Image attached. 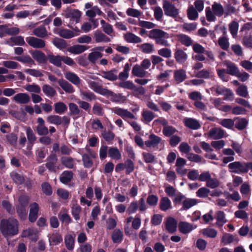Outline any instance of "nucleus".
<instances>
[{"mask_svg":"<svg viewBox=\"0 0 252 252\" xmlns=\"http://www.w3.org/2000/svg\"><path fill=\"white\" fill-rule=\"evenodd\" d=\"M0 230L5 236H11L18 232V221L14 219L3 220L0 224Z\"/></svg>","mask_w":252,"mask_h":252,"instance_id":"f257e3e1","label":"nucleus"},{"mask_svg":"<svg viewBox=\"0 0 252 252\" xmlns=\"http://www.w3.org/2000/svg\"><path fill=\"white\" fill-rule=\"evenodd\" d=\"M112 112L122 117L124 120L132 127L134 130L139 131L141 130V126L135 121H129L128 119H135V115L129 111L127 109H124L119 107H115L112 108Z\"/></svg>","mask_w":252,"mask_h":252,"instance_id":"f03ea898","label":"nucleus"},{"mask_svg":"<svg viewBox=\"0 0 252 252\" xmlns=\"http://www.w3.org/2000/svg\"><path fill=\"white\" fill-rule=\"evenodd\" d=\"M148 36L155 40L157 44L164 47H169L170 45L167 40L169 38V34L160 29H156L151 30L149 32Z\"/></svg>","mask_w":252,"mask_h":252,"instance_id":"7ed1b4c3","label":"nucleus"},{"mask_svg":"<svg viewBox=\"0 0 252 252\" xmlns=\"http://www.w3.org/2000/svg\"><path fill=\"white\" fill-rule=\"evenodd\" d=\"M29 198L27 196H22L19 199V204L17 207V212L22 219H24L27 215L26 208L28 205Z\"/></svg>","mask_w":252,"mask_h":252,"instance_id":"20e7f679","label":"nucleus"},{"mask_svg":"<svg viewBox=\"0 0 252 252\" xmlns=\"http://www.w3.org/2000/svg\"><path fill=\"white\" fill-rule=\"evenodd\" d=\"M163 8L165 15L170 17L176 18L178 16L179 10L174 4L167 0H163Z\"/></svg>","mask_w":252,"mask_h":252,"instance_id":"39448f33","label":"nucleus"},{"mask_svg":"<svg viewBox=\"0 0 252 252\" xmlns=\"http://www.w3.org/2000/svg\"><path fill=\"white\" fill-rule=\"evenodd\" d=\"M230 171L236 174H241L247 172L246 162L235 161L228 164Z\"/></svg>","mask_w":252,"mask_h":252,"instance_id":"423d86ee","label":"nucleus"},{"mask_svg":"<svg viewBox=\"0 0 252 252\" xmlns=\"http://www.w3.org/2000/svg\"><path fill=\"white\" fill-rule=\"evenodd\" d=\"M225 131L220 127H215L211 128L207 134V137L217 140L223 138L225 136Z\"/></svg>","mask_w":252,"mask_h":252,"instance_id":"0eeeda50","label":"nucleus"},{"mask_svg":"<svg viewBox=\"0 0 252 252\" xmlns=\"http://www.w3.org/2000/svg\"><path fill=\"white\" fill-rule=\"evenodd\" d=\"M26 41L30 46L34 48H43L46 46L44 40L33 36L27 37Z\"/></svg>","mask_w":252,"mask_h":252,"instance_id":"6e6552de","label":"nucleus"},{"mask_svg":"<svg viewBox=\"0 0 252 252\" xmlns=\"http://www.w3.org/2000/svg\"><path fill=\"white\" fill-rule=\"evenodd\" d=\"M82 13L78 9H74L68 10L65 14V17L70 19V23H78L80 21Z\"/></svg>","mask_w":252,"mask_h":252,"instance_id":"1a4fd4ad","label":"nucleus"},{"mask_svg":"<svg viewBox=\"0 0 252 252\" xmlns=\"http://www.w3.org/2000/svg\"><path fill=\"white\" fill-rule=\"evenodd\" d=\"M196 228L197 225L186 221H181L178 225L179 231L184 234H188Z\"/></svg>","mask_w":252,"mask_h":252,"instance_id":"9d476101","label":"nucleus"},{"mask_svg":"<svg viewBox=\"0 0 252 252\" xmlns=\"http://www.w3.org/2000/svg\"><path fill=\"white\" fill-rule=\"evenodd\" d=\"M161 137L155 135L154 133H151L149 137V139L145 141V144L148 148H155L162 142Z\"/></svg>","mask_w":252,"mask_h":252,"instance_id":"9b49d317","label":"nucleus"},{"mask_svg":"<svg viewBox=\"0 0 252 252\" xmlns=\"http://www.w3.org/2000/svg\"><path fill=\"white\" fill-rule=\"evenodd\" d=\"M105 96H110L111 100L116 103H123L126 100V96L123 95L121 94H115L112 91L108 89Z\"/></svg>","mask_w":252,"mask_h":252,"instance_id":"f8f14e48","label":"nucleus"},{"mask_svg":"<svg viewBox=\"0 0 252 252\" xmlns=\"http://www.w3.org/2000/svg\"><path fill=\"white\" fill-rule=\"evenodd\" d=\"M58 161V158L56 154H51L47 158L46 167L49 170L52 172L56 171V164Z\"/></svg>","mask_w":252,"mask_h":252,"instance_id":"ddd939ff","label":"nucleus"},{"mask_svg":"<svg viewBox=\"0 0 252 252\" xmlns=\"http://www.w3.org/2000/svg\"><path fill=\"white\" fill-rule=\"evenodd\" d=\"M30 208L29 219L31 222H34L38 217V212L39 209V205L36 202H33L30 204Z\"/></svg>","mask_w":252,"mask_h":252,"instance_id":"4468645a","label":"nucleus"},{"mask_svg":"<svg viewBox=\"0 0 252 252\" xmlns=\"http://www.w3.org/2000/svg\"><path fill=\"white\" fill-rule=\"evenodd\" d=\"M165 226L166 230L169 233H173L177 230V221L173 218H168L165 222Z\"/></svg>","mask_w":252,"mask_h":252,"instance_id":"2eb2a0df","label":"nucleus"},{"mask_svg":"<svg viewBox=\"0 0 252 252\" xmlns=\"http://www.w3.org/2000/svg\"><path fill=\"white\" fill-rule=\"evenodd\" d=\"M89 48V47L86 45L76 44L68 47L67 50L71 54L77 55L84 52Z\"/></svg>","mask_w":252,"mask_h":252,"instance_id":"dca6fc26","label":"nucleus"},{"mask_svg":"<svg viewBox=\"0 0 252 252\" xmlns=\"http://www.w3.org/2000/svg\"><path fill=\"white\" fill-rule=\"evenodd\" d=\"M30 96L26 93H18L13 97V100L20 104H27L30 101Z\"/></svg>","mask_w":252,"mask_h":252,"instance_id":"f3484780","label":"nucleus"},{"mask_svg":"<svg viewBox=\"0 0 252 252\" xmlns=\"http://www.w3.org/2000/svg\"><path fill=\"white\" fill-rule=\"evenodd\" d=\"M89 86L95 92L104 96L108 90V89L103 88L99 83L94 81L90 82Z\"/></svg>","mask_w":252,"mask_h":252,"instance_id":"a211bd4d","label":"nucleus"},{"mask_svg":"<svg viewBox=\"0 0 252 252\" xmlns=\"http://www.w3.org/2000/svg\"><path fill=\"white\" fill-rule=\"evenodd\" d=\"M174 58L176 61L179 63H185L188 58L187 54L181 49H177L174 53Z\"/></svg>","mask_w":252,"mask_h":252,"instance_id":"6ab92c4d","label":"nucleus"},{"mask_svg":"<svg viewBox=\"0 0 252 252\" xmlns=\"http://www.w3.org/2000/svg\"><path fill=\"white\" fill-rule=\"evenodd\" d=\"M223 63L227 67V73L228 74L235 76L238 73L239 69L234 63L226 60L223 62Z\"/></svg>","mask_w":252,"mask_h":252,"instance_id":"aec40b11","label":"nucleus"},{"mask_svg":"<svg viewBox=\"0 0 252 252\" xmlns=\"http://www.w3.org/2000/svg\"><path fill=\"white\" fill-rule=\"evenodd\" d=\"M184 123L187 127L191 129H198L201 127L199 121L193 118H185Z\"/></svg>","mask_w":252,"mask_h":252,"instance_id":"412c9836","label":"nucleus"},{"mask_svg":"<svg viewBox=\"0 0 252 252\" xmlns=\"http://www.w3.org/2000/svg\"><path fill=\"white\" fill-rule=\"evenodd\" d=\"M187 78L186 71L183 69H179L174 71V79L177 84L183 82Z\"/></svg>","mask_w":252,"mask_h":252,"instance_id":"4be33fe9","label":"nucleus"},{"mask_svg":"<svg viewBox=\"0 0 252 252\" xmlns=\"http://www.w3.org/2000/svg\"><path fill=\"white\" fill-rule=\"evenodd\" d=\"M117 73L118 72L116 69H112L107 71H102L101 75L103 78L113 81L118 79Z\"/></svg>","mask_w":252,"mask_h":252,"instance_id":"5701e85b","label":"nucleus"},{"mask_svg":"<svg viewBox=\"0 0 252 252\" xmlns=\"http://www.w3.org/2000/svg\"><path fill=\"white\" fill-rule=\"evenodd\" d=\"M147 72L139 64H135L132 69V74L133 76L142 78L145 77Z\"/></svg>","mask_w":252,"mask_h":252,"instance_id":"b1692460","label":"nucleus"},{"mask_svg":"<svg viewBox=\"0 0 252 252\" xmlns=\"http://www.w3.org/2000/svg\"><path fill=\"white\" fill-rule=\"evenodd\" d=\"M58 83L66 93L72 94L74 92L75 90L73 87L65 80L63 79H59Z\"/></svg>","mask_w":252,"mask_h":252,"instance_id":"393cba45","label":"nucleus"},{"mask_svg":"<svg viewBox=\"0 0 252 252\" xmlns=\"http://www.w3.org/2000/svg\"><path fill=\"white\" fill-rule=\"evenodd\" d=\"M141 121L144 123L148 124L150 123L155 118L154 113L148 110H143L141 113Z\"/></svg>","mask_w":252,"mask_h":252,"instance_id":"a878e982","label":"nucleus"},{"mask_svg":"<svg viewBox=\"0 0 252 252\" xmlns=\"http://www.w3.org/2000/svg\"><path fill=\"white\" fill-rule=\"evenodd\" d=\"M215 219L217 220L216 224L218 227H222L227 222L224 213L221 211H218L216 213Z\"/></svg>","mask_w":252,"mask_h":252,"instance_id":"bb28decb","label":"nucleus"},{"mask_svg":"<svg viewBox=\"0 0 252 252\" xmlns=\"http://www.w3.org/2000/svg\"><path fill=\"white\" fill-rule=\"evenodd\" d=\"M159 208L163 211H166L172 208V204L170 199L167 197H162L159 201Z\"/></svg>","mask_w":252,"mask_h":252,"instance_id":"cd10ccee","label":"nucleus"},{"mask_svg":"<svg viewBox=\"0 0 252 252\" xmlns=\"http://www.w3.org/2000/svg\"><path fill=\"white\" fill-rule=\"evenodd\" d=\"M48 237L50 245H57L63 241L61 235L57 232L50 234Z\"/></svg>","mask_w":252,"mask_h":252,"instance_id":"c85d7f7f","label":"nucleus"},{"mask_svg":"<svg viewBox=\"0 0 252 252\" xmlns=\"http://www.w3.org/2000/svg\"><path fill=\"white\" fill-rule=\"evenodd\" d=\"M94 39L96 43L109 42L110 39L101 31H96L94 32Z\"/></svg>","mask_w":252,"mask_h":252,"instance_id":"c756f323","label":"nucleus"},{"mask_svg":"<svg viewBox=\"0 0 252 252\" xmlns=\"http://www.w3.org/2000/svg\"><path fill=\"white\" fill-rule=\"evenodd\" d=\"M75 235L67 234L64 237V243L66 249L69 251H72L74 248Z\"/></svg>","mask_w":252,"mask_h":252,"instance_id":"7c9ffc66","label":"nucleus"},{"mask_svg":"<svg viewBox=\"0 0 252 252\" xmlns=\"http://www.w3.org/2000/svg\"><path fill=\"white\" fill-rule=\"evenodd\" d=\"M65 78L75 85L80 83L79 77L74 73L68 71L64 73Z\"/></svg>","mask_w":252,"mask_h":252,"instance_id":"2f4dec72","label":"nucleus"},{"mask_svg":"<svg viewBox=\"0 0 252 252\" xmlns=\"http://www.w3.org/2000/svg\"><path fill=\"white\" fill-rule=\"evenodd\" d=\"M212 10L214 13L218 17L222 16L224 13L223 6L220 3L214 2L212 5Z\"/></svg>","mask_w":252,"mask_h":252,"instance_id":"473e14b6","label":"nucleus"},{"mask_svg":"<svg viewBox=\"0 0 252 252\" xmlns=\"http://www.w3.org/2000/svg\"><path fill=\"white\" fill-rule=\"evenodd\" d=\"M126 41L129 43H138L142 42L141 39L131 32H127L124 35Z\"/></svg>","mask_w":252,"mask_h":252,"instance_id":"72a5a7b5","label":"nucleus"},{"mask_svg":"<svg viewBox=\"0 0 252 252\" xmlns=\"http://www.w3.org/2000/svg\"><path fill=\"white\" fill-rule=\"evenodd\" d=\"M108 156L115 160H120L122 158V154L117 148L111 147L108 150Z\"/></svg>","mask_w":252,"mask_h":252,"instance_id":"f704fd0d","label":"nucleus"},{"mask_svg":"<svg viewBox=\"0 0 252 252\" xmlns=\"http://www.w3.org/2000/svg\"><path fill=\"white\" fill-rule=\"evenodd\" d=\"M49 62L56 66L60 67L62 65L63 62V56L50 55L48 56Z\"/></svg>","mask_w":252,"mask_h":252,"instance_id":"c9c22d12","label":"nucleus"},{"mask_svg":"<svg viewBox=\"0 0 252 252\" xmlns=\"http://www.w3.org/2000/svg\"><path fill=\"white\" fill-rule=\"evenodd\" d=\"M72 172L70 171H65L61 175L60 180L62 183L66 184L72 180Z\"/></svg>","mask_w":252,"mask_h":252,"instance_id":"e433bc0d","label":"nucleus"},{"mask_svg":"<svg viewBox=\"0 0 252 252\" xmlns=\"http://www.w3.org/2000/svg\"><path fill=\"white\" fill-rule=\"evenodd\" d=\"M33 33L35 36L43 38L48 35V32L44 26H39L33 30Z\"/></svg>","mask_w":252,"mask_h":252,"instance_id":"4c0bfd02","label":"nucleus"},{"mask_svg":"<svg viewBox=\"0 0 252 252\" xmlns=\"http://www.w3.org/2000/svg\"><path fill=\"white\" fill-rule=\"evenodd\" d=\"M200 233L207 237L214 238L217 236L218 231L215 229L206 228L200 230Z\"/></svg>","mask_w":252,"mask_h":252,"instance_id":"58836bf2","label":"nucleus"},{"mask_svg":"<svg viewBox=\"0 0 252 252\" xmlns=\"http://www.w3.org/2000/svg\"><path fill=\"white\" fill-rule=\"evenodd\" d=\"M228 28L233 38H236L239 29L238 23L235 21H233L229 24Z\"/></svg>","mask_w":252,"mask_h":252,"instance_id":"ea45409f","label":"nucleus"},{"mask_svg":"<svg viewBox=\"0 0 252 252\" xmlns=\"http://www.w3.org/2000/svg\"><path fill=\"white\" fill-rule=\"evenodd\" d=\"M178 40L183 45L186 46H189L192 43V40L189 36L184 34H180L177 35Z\"/></svg>","mask_w":252,"mask_h":252,"instance_id":"a19ab883","label":"nucleus"},{"mask_svg":"<svg viewBox=\"0 0 252 252\" xmlns=\"http://www.w3.org/2000/svg\"><path fill=\"white\" fill-rule=\"evenodd\" d=\"M25 129L29 143L32 145L36 139L33 131L30 127H25Z\"/></svg>","mask_w":252,"mask_h":252,"instance_id":"79ce46f5","label":"nucleus"},{"mask_svg":"<svg viewBox=\"0 0 252 252\" xmlns=\"http://www.w3.org/2000/svg\"><path fill=\"white\" fill-rule=\"evenodd\" d=\"M123 238V232L118 229H115L112 234V241L115 243H120Z\"/></svg>","mask_w":252,"mask_h":252,"instance_id":"37998d69","label":"nucleus"},{"mask_svg":"<svg viewBox=\"0 0 252 252\" xmlns=\"http://www.w3.org/2000/svg\"><path fill=\"white\" fill-rule=\"evenodd\" d=\"M220 47L223 50L227 51L229 48V42L228 38L226 36L220 37L218 41Z\"/></svg>","mask_w":252,"mask_h":252,"instance_id":"c03bdc74","label":"nucleus"},{"mask_svg":"<svg viewBox=\"0 0 252 252\" xmlns=\"http://www.w3.org/2000/svg\"><path fill=\"white\" fill-rule=\"evenodd\" d=\"M59 218L61 221L68 224L71 221L70 217L67 214V210L63 209L59 215Z\"/></svg>","mask_w":252,"mask_h":252,"instance_id":"a18cd8bd","label":"nucleus"},{"mask_svg":"<svg viewBox=\"0 0 252 252\" xmlns=\"http://www.w3.org/2000/svg\"><path fill=\"white\" fill-rule=\"evenodd\" d=\"M102 14V12L97 6H94L93 7H92L91 9H88L86 11V15L90 18H93L96 15H101Z\"/></svg>","mask_w":252,"mask_h":252,"instance_id":"49530a36","label":"nucleus"},{"mask_svg":"<svg viewBox=\"0 0 252 252\" xmlns=\"http://www.w3.org/2000/svg\"><path fill=\"white\" fill-rule=\"evenodd\" d=\"M117 85L119 87L130 90H134L135 88L134 83L131 81L129 80H125L120 82L117 84Z\"/></svg>","mask_w":252,"mask_h":252,"instance_id":"de8ad7c7","label":"nucleus"},{"mask_svg":"<svg viewBox=\"0 0 252 252\" xmlns=\"http://www.w3.org/2000/svg\"><path fill=\"white\" fill-rule=\"evenodd\" d=\"M236 94L242 97H248L249 96V92L248 91L247 87L244 84L239 85L238 88L236 91Z\"/></svg>","mask_w":252,"mask_h":252,"instance_id":"09e8293b","label":"nucleus"},{"mask_svg":"<svg viewBox=\"0 0 252 252\" xmlns=\"http://www.w3.org/2000/svg\"><path fill=\"white\" fill-rule=\"evenodd\" d=\"M81 211V207L77 204H73L71 207V214L76 220H78L80 219Z\"/></svg>","mask_w":252,"mask_h":252,"instance_id":"8fccbe9b","label":"nucleus"},{"mask_svg":"<svg viewBox=\"0 0 252 252\" xmlns=\"http://www.w3.org/2000/svg\"><path fill=\"white\" fill-rule=\"evenodd\" d=\"M2 64L7 68L11 69H20V65L17 62L12 61H4Z\"/></svg>","mask_w":252,"mask_h":252,"instance_id":"3c124183","label":"nucleus"},{"mask_svg":"<svg viewBox=\"0 0 252 252\" xmlns=\"http://www.w3.org/2000/svg\"><path fill=\"white\" fill-rule=\"evenodd\" d=\"M52 42L57 48L60 50L66 48L67 46L66 42L64 40L58 37L55 38Z\"/></svg>","mask_w":252,"mask_h":252,"instance_id":"603ef678","label":"nucleus"},{"mask_svg":"<svg viewBox=\"0 0 252 252\" xmlns=\"http://www.w3.org/2000/svg\"><path fill=\"white\" fill-rule=\"evenodd\" d=\"M58 33L60 36L66 39H69L75 36L72 31L65 29L59 30Z\"/></svg>","mask_w":252,"mask_h":252,"instance_id":"864d4df0","label":"nucleus"},{"mask_svg":"<svg viewBox=\"0 0 252 252\" xmlns=\"http://www.w3.org/2000/svg\"><path fill=\"white\" fill-rule=\"evenodd\" d=\"M100 24L103 31L108 35H111V34L113 33V29L112 26L109 23L105 22L104 20H101L100 21Z\"/></svg>","mask_w":252,"mask_h":252,"instance_id":"5fc2aeb1","label":"nucleus"},{"mask_svg":"<svg viewBox=\"0 0 252 252\" xmlns=\"http://www.w3.org/2000/svg\"><path fill=\"white\" fill-rule=\"evenodd\" d=\"M197 11L192 5L189 6L187 10L189 19L191 20H195L198 17Z\"/></svg>","mask_w":252,"mask_h":252,"instance_id":"6e6d98bb","label":"nucleus"},{"mask_svg":"<svg viewBox=\"0 0 252 252\" xmlns=\"http://www.w3.org/2000/svg\"><path fill=\"white\" fill-rule=\"evenodd\" d=\"M197 200L196 199L187 198L183 202V209L187 210L197 203Z\"/></svg>","mask_w":252,"mask_h":252,"instance_id":"4d7b16f0","label":"nucleus"},{"mask_svg":"<svg viewBox=\"0 0 252 252\" xmlns=\"http://www.w3.org/2000/svg\"><path fill=\"white\" fill-rule=\"evenodd\" d=\"M15 59L24 63H27L30 66L34 64V61L28 55L16 57Z\"/></svg>","mask_w":252,"mask_h":252,"instance_id":"13d9d810","label":"nucleus"},{"mask_svg":"<svg viewBox=\"0 0 252 252\" xmlns=\"http://www.w3.org/2000/svg\"><path fill=\"white\" fill-rule=\"evenodd\" d=\"M9 42L12 43L13 44H10L11 46L14 45H24L25 44L24 38L22 36H13L10 38Z\"/></svg>","mask_w":252,"mask_h":252,"instance_id":"bf43d9fd","label":"nucleus"},{"mask_svg":"<svg viewBox=\"0 0 252 252\" xmlns=\"http://www.w3.org/2000/svg\"><path fill=\"white\" fill-rule=\"evenodd\" d=\"M55 106V111L59 114H63L65 112L67 109V106L62 102H59L56 103L54 105Z\"/></svg>","mask_w":252,"mask_h":252,"instance_id":"052dcab7","label":"nucleus"},{"mask_svg":"<svg viewBox=\"0 0 252 252\" xmlns=\"http://www.w3.org/2000/svg\"><path fill=\"white\" fill-rule=\"evenodd\" d=\"M139 47L142 52L146 54H150L154 51V46L151 43H144Z\"/></svg>","mask_w":252,"mask_h":252,"instance_id":"680f3d73","label":"nucleus"},{"mask_svg":"<svg viewBox=\"0 0 252 252\" xmlns=\"http://www.w3.org/2000/svg\"><path fill=\"white\" fill-rule=\"evenodd\" d=\"M102 56V54L100 52L94 51L93 52L89 54L88 58L90 62L94 63L98 59L101 58Z\"/></svg>","mask_w":252,"mask_h":252,"instance_id":"e2e57ef3","label":"nucleus"},{"mask_svg":"<svg viewBox=\"0 0 252 252\" xmlns=\"http://www.w3.org/2000/svg\"><path fill=\"white\" fill-rule=\"evenodd\" d=\"M42 91L46 95L50 97L54 96L56 94L55 90L49 85H44Z\"/></svg>","mask_w":252,"mask_h":252,"instance_id":"0e129e2a","label":"nucleus"},{"mask_svg":"<svg viewBox=\"0 0 252 252\" xmlns=\"http://www.w3.org/2000/svg\"><path fill=\"white\" fill-rule=\"evenodd\" d=\"M235 120V127L239 130H242L244 129L248 123V121L245 118H237Z\"/></svg>","mask_w":252,"mask_h":252,"instance_id":"69168bd1","label":"nucleus"},{"mask_svg":"<svg viewBox=\"0 0 252 252\" xmlns=\"http://www.w3.org/2000/svg\"><path fill=\"white\" fill-rule=\"evenodd\" d=\"M219 123L224 127L231 129L234 125V121L231 119H223L220 121Z\"/></svg>","mask_w":252,"mask_h":252,"instance_id":"338daca9","label":"nucleus"},{"mask_svg":"<svg viewBox=\"0 0 252 252\" xmlns=\"http://www.w3.org/2000/svg\"><path fill=\"white\" fill-rule=\"evenodd\" d=\"M91 156L87 154L82 155V161L85 167L90 168L93 164V161Z\"/></svg>","mask_w":252,"mask_h":252,"instance_id":"774afa93","label":"nucleus"}]
</instances>
